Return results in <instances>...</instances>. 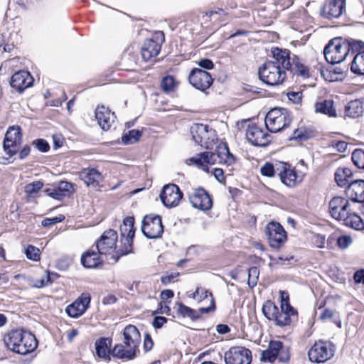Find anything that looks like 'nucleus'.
<instances>
[{
    "label": "nucleus",
    "mask_w": 364,
    "mask_h": 364,
    "mask_svg": "<svg viewBox=\"0 0 364 364\" xmlns=\"http://www.w3.org/2000/svg\"><path fill=\"white\" fill-rule=\"evenodd\" d=\"M287 97L289 100L294 103L298 104L301 102V97H302V92H289L287 93Z\"/></svg>",
    "instance_id": "603ef678"
},
{
    "label": "nucleus",
    "mask_w": 364,
    "mask_h": 364,
    "mask_svg": "<svg viewBox=\"0 0 364 364\" xmlns=\"http://www.w3.org/2000/svg\"><path fill=\"white\" fill-rule=\"evenodd\" d=\"M32 144L41 152H46L50 149L48 143L43 139L34 140Z\"/></svg>",
    "instance_id": "de8ad7c7"
},
{
    "label": "nucleus",
    "mask_w": 364,
    "mask_h": 364,
    "mask_svg": "<svg viewBox=\"0 0 364 364\" xmlns=\"http://www.w3.org/2000/svg\"><path fill=\"white\" fill-rule=\"evenodd\" d=\"M293 138L300 140H306L309 138V136L305 130H303L302 129H298L294 130Z\"/></svg>",
    "instance_id": "5fc2aeb1"
},
{
    "label": "nucleus",
    "mask_w": 364,
    "mask_h": 364,
    "mask_svg": "<svg viewBox=\"0 0 364 364\" xmlns=\"http://www.w3.org/2000/svg\"><path fill=\"white\" fill-rule=\"evenodd\" d=\"M314 243L316 247L319 248H323L325 245V237L316 235L314 236Z\"/></svg>",
    "instance_id": "680f3d73"
},
{
    "label": "nucleus",
    "mask_w": 364,
    "mask_h": 364,
    "mask_svg": "<svg viewBox=\"0 0 364 364\" xmlns=\"http://www.w3.org/2000/svg\"><path fill=\"white\" fill-rule=\"evenodd\" d=\"M260 173L262 176L267 177H272L276 173L278 174L279 171H277V164L276 166H274L272 164L266 162L261 168Z\"/></svg>",
    "instance_id": "ea45409f"
},
{
    "label": "nucleus",
    "mask_w": 364,
    "mask_h": 364,
    "mask_svg": "<svg viewBox=\"0 0 364 364\" xmlns=\"http://www.w3.org/2000/svg\"><path fill=\"white\" fill-rule=\"evenodd\" d=\"M337 243L341 249H346L352 243V238L348 235L341 236L338 238Z\"/></svg>",
    "instance_id": "09e8293b"
},
{
    "label": "nucleus",
    "mask_w": 364,
    "mask_h": 364,
    "mask_svg": "<svg viewBox=\"0 0 364 364\" xmlns=\"http://www.w3.org/2000/svg\"><path fill=\"white\" fill-rule=\"evenodd\" d=\"M95 350L97 356L100 358H107L111 352L112 339L110 338H100L95 342Z\"/></svg>",
    "instance_id": "7c9ffc66"
},
{
    "label": "nucleus",
    "mask_w": 364,
    "mask_h": 364,
    "mask_svg": "<svg viewBox=\"0 0 364 364\" xmlns=\"http://www.w3.org/2000/svg\"><path fill=\"white\" fill-rule=\"evenodd\" d=\"M178 306L177 313L183 317L193 318L195 316V311L191 308L183 305L182 303H178Z\"/></svg>",
    "instance_id": "a18cd8bd"
},
{
    "label": "nucleus",
    "mask_w": 364,
    "mask_h": 364,
    "mask_svg": "<svg viewBox=\"0 0 364 364\" xmlns=\"http://www.w3.org/2000/svg\"><path fill=\"white\" fill-rule=\"evenodd\" d=\"M352 176L353 173L350 168H339L337 169L335 173V181L341 187L346 186V185L348 186L351 182L350 179Z\"/></svg>",
    "instance_id": "f704fd0d"
},
{
    "label": "nucleus",
    "mask_w": 364,
    "mask_h": 364,
    "mask_svg": "<svg viewBox=\"0 0 364 364\" xmlns=\"http://www.w3.org/2000/svg\"><path fill=\"white\" fill-rule=\"evenodd\" d=\"M99 252L87 251L82 255L81 262L86 268H94L102 262Z\"/></svg>",
    "instance_id": "473e14b6"
},
{
    "label": "nucleus",
    "mask_w": 364,
    "mask_h": 364,
    "mask_svg": "<svg viewBox=\"0 0 364 364\" xmlns=\"http://www.w3.org/2000/svg\"><path fill=\"white\" fill-rule=\"evenodd\" d=\"M30 151H31L30 146L28 145L24 146L23 148L19 152V156H18L19 159H25L26 156H28L29 155Z\"/></svg>",
    "instance_id": "774afa93"
},
{
    "label": "nucleus",
    "mask_w": 364,
    "mask_h": 364,
    "mask_svg": "<svg viewBox=\"0 0 364 364\" xmlns=\"http://www.w3.org/2000/svg\"><path fill=\"white\" fill-rule=\"evenodd\" d=\"M190 132L195 142L205 149H212L218 141L216 132L206 124H194Z\"/></svg>",
    "instance_id": "6e6552de"
},
{
    "label": "nucleus",
    "mask_w": 364,
    "mask_h": 364,
    "mask_svg": "<svg viewBox=\"0 0 364 364\" xmlns=\"http://www.w3.org/2000/svg\"><path fill=\"white\" fill-rule=\"evenodd\" d=\"M33 78L25 70L16 72L11 78L10 85L16 91L21 92L25 89L32 86Z\"/></svg>",
    "instance_id": "393cba45"
},
{
    "label": "nucleus",
    "mask_w": 364,
    "mask_h": 364,
    "mask_svg": "<svg viewBox=\"0 0 364 364\" xmlns=\"http://www.w3.org/2000/svg\"><path fill=\"white\" fill-rule=\"evenodd\" d=\"M6 347L11 351L26 355L37 348V341L33 334L23 329L9 331L4 336Z\"/></svg>",
    "instance_id": "7ed1b4c3"
},
{
    "label": "nucleus",
    "mask_w": 364,
    "mask_h": 364,
    "mask_svg": "<svg viewBox=\"0 0 364 364\" xmlns=\"http://www.w3.org/2000/svg\"><path fill=\"white\" fill-rule=\"evenodd\" d=\"M179 275L178 272H171L170 274L164 275L161 277V282L166 285L177 278Z\"/></svg>",
    "instance_id": "6e6d98bb"
},
{
    "label": "nucleus",
    "mask_w": 364,
    "mask_h": 364,
    "mask_svg": "<svg viewBox=\"0 0 364 364\" xmlns=\"http://www.w3.org/2000/svg\"><path fill=\"white\" fill-rule=\"evenodd\" d=\"M90 300V295L88 293L82 294L78 299L67 306L66 313L73 318L80 316L88 308Z\"/></svg>",
    "instance_id": "5701e85b"
},
{
    "label": "nucleus",
    "mask_w": 364,
    "mask_h": 364,
    "mask_svg": "<svg viewBox=\"0 0 364 364\" xmlns=\"http://www.w3.org/2000/svg\"><path fill=\"white\" fill-rule=\"evenodd\" d=\"M43 186V183L40 181H34L28 183L25 187V191L28 196H32L38 193Z\"/></svg>",
    "instance_id": "37998d69"
},
{
    "label": "nucleus",
    "mask_w": 364,
    "mask_h": 364,
    "mask_svg": "<svg viewBox=\"0 0 364 364\" xmlns=\"http://www.w3.org/2000/svg\"><path fill=\"white\" fill-rule=\"evenodd\" d=\"M141 136V132L138 129H132L124 134L122 140L124 144H132L137 142Z\"/></svg>",
    "instance_id": "4c0bfd02"
},
{
    "label": "nucleus",
    "mask_w": 364,
    "mask_h": 364,
    "mask_svg": "<svg viewBox=\"0 0 364 364\" xmlns=\"http://www.w3.org/2000/svg\"><path fill=\"white\" fill-rule=\"evenodd\" d=\"M80 178L87 184V186L96 187L102 181V174L95 168H85L80 171Z\"/></svg>",
    "instance_id": "c756f323"
},
{
    "label": "nucleus",
    "mask_w": 364,
    "mask_h": 364,
    "mask_svg": "<svg viewBox=\"0 0 364 364\" xmlns=\"http://www.w3.org/2000/svg\"><path fill=\"white\" fill-rule=\"evenodd\" d=\"M246 137L248 141L255 146H264L270 141L269 134L255 124L248 126Z\"/></svg>",
    "instance_id": "412c9836"
},
{
    "label": "nucleus",
    "mask_w": 364,
    "mask_h": 364,
    "mask_svg": "<svg viewBox=\"0 0 364 364\" xmlns=\"http://www.w3.org/2000/svg\"><path fill=\"white\" fill-rule=\"evenodd\" d=\"M279 295H280V305L284 304V303H285L288 306H291L289 304V294L287 292L284 291H280Z\"/></svg>",
    "instance_id": "0e129e2a"
},
{
    "label": "nucleus",
    "mask_w": 364,
    "mask_h": 364,
    "mask_svg": "<svg viewBox=\"0 0 364 364\" xmlns=\"http://www.w3.org/2000/svg\"><path fill=\"white\" fill-rule=\"evenodd\" d=\"M191 298L201 301L208 296L210 297V305L208 307H201L199 309V311L201 314H208L211 311H213L215 308V301L211 292L201 287H197L196 291L190 296Z\"/></svg>",
    "instance_id": "c85d7f7f"
},
{
    "label": "nucleus",
    "mask_w": 364,
    "mask_h": 364,
    "mask_svg": "<svg viewBox=\"0 0 364 364\" xmlns=\"http://www.w3.org/2000/svg\"><path fill=\"white\" fill-rule=\"evenodd\" d=\"M291 68L290 70L303 77L306 78L309 77V68L299 60L297 56L294 55L292 59H291Z\"/></svg>",
    "instance_id": "e433bc0d"
},
{
    "label": "nucleus",
    "mask_w": 364,
    "mask_h": 364,
    "mask_svg": "<svg viewBox=\"0 0 364 364\" xmlns=\"http://www.w3.org/2000/svg\"><path fill=\"white\" fill-rule=\"evenodd\" d=\"M350 70L355 74L364 75V51L359 52L355 55Z\"/></svg>",
    "instance_id": "c9c22d12"
},
{
    "label": "nucleus",
    "mask_w": 364,
    "mask_h": 364,
    "mask_svg": "<svg viewBox=\"0 0 364 364\" xmlns=\"http://www.w3.org/2000/svg\"><path fill=\"white\" fill-rule=\"evenodd\" d=\"M155 38L159 41L147 39L141 48V56L145 61L151 60L153 58L156 57L161 50V44L164 41V33H156Z\"/></svg>",
    "instance_id": "aec40b11"
},
{
    "label": "nucleus",
    "mask_w": 364,
    "mask_h": 364,
    "mask_svg": "<svg viewBox=\"0 0 364 364\" xmlns=\"http://www.w3.org/2000/svg\"><path fill=\"white\" fill-rule=\"evenodd\" d=\"M213 174L215 178L219 181L222 182L225 180L224 172L222 168H214Z\"/></svg>",
    "instance_id": "e2e57ef3"
},
{
    "label": "nucleus",
    "mask_w": 364,
    "mask_h": 364,
    "mask_svg": "<svg viewBox=\"0 0 364 364\" xmlns=\"http://www.w3.org/2000/svg\"><path fill=\"white\" fill-rule=\"evenodd\" d=\"M350 45L341 38H336L329 41L323 50L326 61L331 64L343 62L348 55Z\"/></svg>",
    "instance_id": "0eeeda50"
},
{
    "label": "nucleus",
    "mask_w": 364,
    "mask_h": 364,
    "mask_svg": "<svg viewBox=\"0 0 364 364\" xmlns=\"http://www.w3.org/2000/svg\"><path fill=\"white\" fill-rule=\"evenodd\" d=\"M58 192H60L63 196L70 194L73 192V185L72 183L62 181L58 183Z\"/></svg>",
    "instance_id": "c03bdc74"
},
{
    "label": "nucleus",
    "mask_w": 364,
    "mask_h": 364,
    "mask_svg": "<svg viewBox=\"0 0 364 364\" xmlns=\"http://www.w3.org/2000/svg\"><path fill=\"white\" fill-rule=\"evenodd\" d=\"M277 358L281 362H286L289 360L287 349L284 347L282 342L279 341H271L268 349L262 352L261 357L262 360L271 363Z\"/></svg>",
    "instance_id": "4468645a"
},
{
    "label": "nucleus",
    "mask_w": 364,
    "mask_h": 364,
    "mask_svg": "<svg viewBox=\"0 0 364 364\" xmlns=\"http://www.w3.org/2000/svg\"><path fill=\"white\" fill-rule=\"evenodd\" d=\"M265 233L273 248H279L287 240L286 231L279 223H269L265 228Z\"/></svg>",
    "instance_id": "ddd939ff"
},
{
    "label": "nucleus",
    "mask_w": 364,
    "mask_h": 364,
    "mask_svg": "<svg viewBox=\"0 0 364 364\" xmlns=\"http://www.w3.org/2000/svg\"><path fill=\"white\" fill-rule=\"evenodd\" d=\"M117 242V233L109 229L104 232L100 240L97 241L96 248L100 255H108L115 250Z\"/></svg>",
    "instance_id": "6ab92c4d"
},
{
    "label": "nucleus",
    "mask_w": 364,
    "mask_h": 364,
    "mask_svg": "<svg viewBox=\"0 0 364 364\" xmlns=\"http://www.w3.org/2000/svg\"><path fill=\"white\" fill-rule=\"evenodd\" d=\"M189 201L194 208L204 211L210 210L213 205L210 196L203 188L194 190L189 195Z\"/></svg>",
    "instance_id": "4be33fe9"
},
{
    "label": "nucleus",
    "mask_w": 364,
    "mask_h": 364,
    "mask_svg": "<svg viewBox=\"0 0 364 364\" xmlns=\"http://www.w3.org/2000/svg\"><path fill=\"white\" fill-rule=\"evenodd\" d=\"M183 193L178 186L168 184L164 186L160 198L163 204L167 208L176 207L182 199Z\"/></svg>",
    "instance_id": "a211bd4d"
},
{
    "label": "nucleus",
    "mask_w": 364,
    "mask_h": 364,
    "mask_svg": "<svg viewBox=\"0 0 364 364\" xmlns=\"http://www.w3.org/2000/svg\"><path fill=\"white\" fill-rule=\"evenodd\" d=\"M259 270L257 267H252L248 270L247 283L250 288H253L257 283Z\"/></svg>",
    "instance_id": "a19ab883"
},
{
    "label": "nucleus",
    "mask_w": 364,
    "mask_h": 364,
    "mask_svg": "<svg viewBox=\"0 0 364 364\" xmlns=\"http://www.w3.org/2000/svg\"><path fill=\"white\" fill-rule=\"evenodd\" d=\"M167 322V318L164 316H156L153 321V326L156 328H160Z\"/></svg>",
    "instance_id": "4d7b16f0"
},
{
    "label": "nucleus",
    "mask_w": 364,
    "mask_h": 364,
    "mask_svg": "<svg viewBox=\"0 0 364 364\" xmlns=\"http://www.w3.org/2000/svg\"><path fill=\"white\" fill-rule=\"evenodd\" d=\"M346 116L351 118H356L363 113V103L359 100L349 102L345 107Z\"/></svg>",
    "instance_id": "72a5a7b5"
},
{
    "label": "nucleus",
    "mask_w": 364,
    "mask_h": 364,
    "mask_svg": "<svg viewBox=\"0 0 364 364\" xmlns=\"http://www.w3.org/2000/svg\"><path fill=\"white\" fill-rule=\"evenodd\" d=\"M134 224V218L133 217L128 216L123 220V223L120 225L119 230L122 241L124 240V247L111 257L114 262H117L121 256L126 255L132 252V240L135 232Z\"/></svg>",
    "instance_id": "1a4fd4ad"
},
{
    "label": "nucleus",
    "mask_w": 364,
    "mask_h": 364,
    "mask_svg": "<svg viewBox=\"0 0 364 364\" xmlns=\"http://www.w3.org/2000/svg\"><path fill=\"white\" fill-rule=\"evenodd\" d=\"M291 122L286 109L274 108L268 112L265 117L266 128L271 132H278Z\"/></svg>",
    "instance_id": "9d476101"
},
{
    "label": "nucleus",
    "mask_w": 364,
    "mask_h": 364,
    "mask_svg": "<svg viewBox=\"0 0 364 364\" xmlns=\"http://www.w3.org/2000/svg\"><path fill=\"white\" fill-rule=\"evenodd\" d=\"M64 219V217H55L53 218H46L42 221V225L44 227L50 226L55 225L59 222H61Z\"/></svg>",
    "instance_id": "864d4df0"
},
{
    "label": "nucleus",
    "mask_w": 364,
    "mask_h": 364,
    "mask_svg": "<svg viewBox=\"0 0 364 364\" xmlns=\"http://www.w3.org/2000/svg\"><path fill=\"white\" fill-rule=\"evenodd\" d=\"M25 254L28 259L36 262L40 260V250L33 245H28L25 250Z\"/></svg>",
    "instance_id": "79ce46f5"
},
{
    "label": "nucleus",
    "mask_w": 364,
    "mask_h": 364,
    "mask_svg": "<svg viewBox=\"0 0 364 364\" xmlns=\"http://www.w3.org/2000/svg\"><path fill=\"white\" fill-rule=\"evenodd\" d=\"M198 65L203 68L208 69V70L213 68V66H214L213 63L210 60L207 59V58L202 59L201 60H200L198 62Z\"/></svg>",
    "instance_id": "bf43d9fd"
},
{
    "label": "nucleus",
    "mask_w": 364,
    "mask_h": 364,
    "mask_svg": "<svg viewBox=\"0 0 364 364\" xmlns=\"http://www.w3.org/2000/svg\"><path fill=\"white\" fill-rule=\"evenodd\" d=\"M95 118L103 130H108L114 122L115 116L114 113L112 112L110 109L102 105L96 108Z\"/></svg>",
    "instance_id": "a878e982"
},
{
    "label": "nucleus",
    "mask_w": 364,
    "mask_h": 364,
    "mask_svg": "<svg viewBox=\"0 0 364 364\" xmlns=\"http://www.w3.org/2000/svg\"><path fill=\"white\" fill-rule=\"evenodd\" d=\"M272 57L265 61L258 70L259 78L270 86L282 85L287 78V70L291 68L290 53L288 50L274 48Z\"/></svg>",
    "instance_id": "f257e3e1"
},
{
    "label": "nucleus",
    "mask_w": 364,
    "mask_h": 364,
    "mask_svg": "<svg viewBox=\"0 0 364 364\" xmlns=\"http://www.w3.org/2000/svg\"><path fill=\"white\" fill-rule=\"evenodd\" d=\"M124 343L117 344L112 349V355L124 360H132L136 357L141 342L139 330L133 325L127 326L123 331Z\"/></svg>",
    "instance_id": "20e7f679"
},
{
    "label": "nucleus",
    "mask_w": 364,
    "mask_h": 364,
    "mask_svg": "<svg viewBox=\"0 0 364 364\" xmlns=\"http://www.w3.org/2000/svg\"><path fill=\"white\" fill-rule=\"evenodd\" d=\"M346 0H326L322 12L328 18H338L343 12Z\"/></svg>",
    "instance_id": "bb28decb"
},
{
    "label": "nucleus",
    "mask_w": 364,
    "mask_h": 364,
    "mask_svg": "<svg viewBox=\"0 0 364 364\" xmlns=\"http://www.w3.org/2000/svg\"><path fill=\"white\" fill-rule=\"evenodd\" d=\"M347 196L353 202L364 200V180L351 181L346 190Z\"/></svg>",
    "instance_id": "cd10ccee"
},
{
    "label": "nucleus",
    "mask_w": 364,
    "mask_h": 364,
    "mask_svg": "<svg viewBox=\"0 0 364 364\" xmlns=\"http://www.w3.org/2000/svg\"><path fill=\"white\" fill-rule=\"evenodd\" d=\"M45 192L48 196L50 197L57 199V200H61L64 196L60 192H58V187H54V188H46L45 190Z\"/></svg>",
    "instance_id": "8fccbe9b"
},
{
    "label": "nucleus",
    "mask_w": 364,
    "mask_h": 364,
    "mask_svg": "<svg viewBox=\"0 0 364 364\" xmlns=\"http://www.w3.org/2000/svg\"><path fill=\"white\" fill-rule=\"evenodd\" d=\"M333 316V311H331L328 309H322L319 314V318H321V319L331 318Z\"/></svg>",
    "instance_id": "052dcab7"
},
{
    "label": "nucleus",
    "mask_w": 364,
    "mask_h": 364,
    "mask_svg": "<svg viewBox=\"0 0 364 364\" xmlns=\"http://www.w3.org/2000/svg\"><path fill=\"white\" fill-rule=\"evenodd\" d=\"M331 146L335 148L338 151L343 153L348 147V144L344 141L333 140L331 141Z\"/></svg>",
    "instance_id": "3c124183"
},
{
    "label": "nucleus",
    "mask_w": 364,
    "mask_h": 364,
    "mask_svg": "<svg viewBox=\"0 0 364 364\" xmlns=\"http://www.w3.org/2000/svg\"><path fill=\"white\" fill-rule=\"evenodd\" d=\"M189 82L196 89L205 91L213 84V79L211 75L200 68H194L188 76Z\"/></svg>",
    "instance_id": "f3484780"
},
{
    "label": "nucleus",
    "mask_w": 364,
    "mask_h": 364,
    "mask_svg": "<svg viewBox=\"0 0 364 364\" xmlns=\"http://www.w3.org/2000/svg\"><path fill=\"white\" fill-rule=\"evenodd\" d=\"M224 358L226 364H250L252 352L245 347L235 346L225 353Z\"/></svg>",
    "instance_id": "2eb2a0df"
},
{
    "label": "nucleus",
    "mask_w": 364,
    "mask_h": 364,
    "mask_svg": "<svg viewBox=\"0 0 364 364\" xmlns=\"http://www.w3.org/2000/svg\"><path fill=\"white\" fill-rule=\"evenodd\" d=\"M315 111L328 115L330 117H336L337 116L334 102L331 100L316 102L315 104Z\"/></svg>",
    "instance_id": "2f4dec72"
},
{
    "label": "nucleus",
    "mask_w": 364,
    "mask_h": 364,
    "mask_svg": "<svg viewBox=\"0 0 364 364\" xmlns=\"http://www.w3.org/2000/svg\"><path fill=\"white\" fill-rule=\"evenodd\" d=\"M19 127H11L5 134L3 147L10 157L15 155L19 149L21 142V134Z\"/></svg>",
    "instance_id": "dca6fc26"
},
{
    "label": "nucleus",
    "mask_w": 364,
    "mask_h": 364,
    "mask_svg": "<svg viewBox=\"0 0 364 364\" xmlns=\"http://www.w3.org/2000/svg\"><path fill=\"white\" fill-rule=\"evenodd\" d=\"M350 201L340 196L333 197L329 202V213L332 218L343 221L344 224L357 230L364 229L361 218L353 212Z\"/></svg>",
    "instance_id": "f03ea898"
},
{
    "label": "nucleus",
    "mask_w": 364,
    "mask_h": 364,
    "mask_svg": "<svg viewBox=\"0 0 364 364\" xmlns=\"http://www.w3.org/2000/svg\"><path fill=\"white\" fill-rule=\"evenodd\" d=\"M277 171L281 181L288 187H294L300 181L296 171L287 163H278Z\"/></svg>",
    "instance_id": "b1692460"
},
{
    "label": "nucleus",
    "mask_w": 364,
    "mask_h": 364,
    "mask_svg": "<svg viewBox=\"0 0 364 364\" xmlns=\"http://www.w3.org/2000/svg\"><path fill=\"white\" fill-rule=\"evenodd\" d=\"M174 85V79L171 76H166L161 80V88L166 92L171 91L173 89Z\"/></svg>",
    "instance_id": "49530a36"
},
{
    "label": "nucleus",
    "mask_w": 364,
    "mask_h": 364,
    "mask_svg": "<svg viewBox=\"0 0 364 364\" xmlns=\"http://www.w3.org/2000/svg\"><path fill=\"white\" fill-rule=\"evenodd\" d=\"M144 347L146 351L150 350L153 347V341L149 335H146L144 338Z\"/></svg>",
    "instance_id": "338daca9"
},
{
    "label": "nucleus",
    "mask_w": 364,
    "mask_h": 364,
    "mask_svg": "<svg viewBox=\"0 0 364 364\" xmlns=\"http://www.w3.org/2000/svg\"><path fill=\"white\" fill-rule=\"evenodd\" d=\"M141 231L149 239L161 237L164 232V226L161 216L147 215L142 220Z\"/></svg>",
    "instance_id": "f8f14e48"
},
{
    "label": "nucleus",
    "mask_w": 364,
    "mask_h": 364,
    "mask_svg": "<svg viewBox=\"0 0 364 364\" xmlns=\"http://www.w3.org/2000/svg\"><path fill=\"white\" fill-rule=\"evenodd\" d=\"M264 316L269 321H272L277 326H289L291 321L296 318L297 311L291 306L287 304L280 305V310L271 300H267L262 309Z\"/></svg>",
    "instance_id": "423d86ee"
},
{
    "label": "nucleus",
    "mask_w": 364,
    "mask_h": 364,
    "mask_svg": "<svg viewBox=\"0 0 364 364\" xmlns=\"http://www.w3.org/2000/svg\"><path fill=\"white\" fill-rule=\"evenodd\" d=\"M334 353L335 346L331 342L318 341L309 350L308 356L311 362L324 363L330 360Z\"/></svg>",
    "instance_id": "9b49d317"
},
{
    "label": "nucleus",
    "mask_w": 364,
    "mask_h": 364,
    "mask_svg": "<svg viewBox=\"0 0 364 364\" xmlns=\"http://www.w3.org/2000/svg\"><path fill=\"white\" fill-rule=\"evenodd\" d=\"M353 278L355 283L364 284V269L355 272Z\"/></svg>",
    "instance_id": "13d9d810"
},
{
    "label": "nucleus",
    "mask_w": 364,
    "mask_h": 364,
    "mask_svg": "<svg viewBox=\"0 0 364 364\" xmlns=\"http://www.w3.org/2000/svg\"><path fill=\"white\" fill-rule=\"evenodd\" d=\"M352 161L358 168L364 169V150L357 149L352 153Z\"/></svg>",
    "instance_id": "58836bf2"
},
{
    "label": "nucleus",
    "mask_w": 364,
    "mask_h": 364,
    "mask_svg": "<svg viewBox=\"0 0 364 364\" xmlns=\"http://www.w3.org/2000/svg\"><path fill=\"white\" fill-rule=\"evenodd\" d=\"M173 296H174V294H173V291L170 290V289L164 290L161 293V297L163 300H168V299L173 298Z\"/></svg>",
    "instance_id": "69168bd1"
},
{
    "label": "nucleus",
    "mask_w": 364,
    "mask_h": 364,
    "mask_svg": "<svg viewBox=\"0 0 364 364\" xmlns=\"http://www.w3.org/2000/svg\"><path fill=\"white\" fill-rule=\"evenodd\" d=\"M189 160L206 172H209L208 165L225 164L230 166L235 161L234 156L229 151V149L225 144H220L217 146L215 152H203L191 158Z\"/></svg>",
    "instance_id": "39448f33"
}]
</instances>
